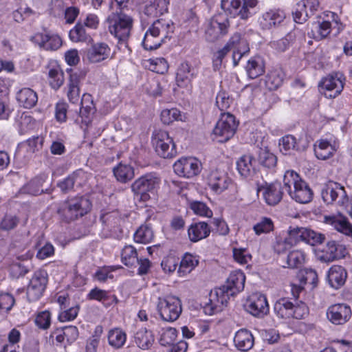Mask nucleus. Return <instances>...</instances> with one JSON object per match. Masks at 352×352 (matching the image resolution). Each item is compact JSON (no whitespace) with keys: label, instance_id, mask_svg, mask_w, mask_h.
Instances as JSON below:
<instances>
[{"label":"nucleus","instance_id":"1","mask_svg":"<svg viewBox=\"0 0 352 352\" xmlns=\"http://www.w3.org/2000/svg\"><path fill=\"white\" fill-rule=\"evenodd\" d=\"M245 276L243 272L234 271L230 273L225 285L210 294L209 302L206 303L204 310L209 315L218 310L219 304L227 303L230 296L242 291L245 286Z\"/></svg>","mask_w":352,"mask_h":352},{"label":"nucleus","instance_id":"2","mask_svg":"<svg viewBox=\"0 0 352 352\" xmlns=\"http://www.w3.org/2000/svg\"><path fill=\"white\" fill-rule=\"evenodd\" d=\"M91 207V202L87 198L78 197L64 202L58 213L63 221L69 223L83 217L90 210Z\"/></svg>","mask_w":352,"mask_h":352},{"label":"nucleus","instance_id":"3","mask_svg":"<svg viewBox=\"0 0 352 352\" xmlns=\"http://www.w3.org/2000/svg\"><path fill=\"white\" fill-rule=\"evenodd\" d=\"M109 32L118 38L119 42H126L133 26V19L126 14L112 12L107 19Z\"/></svg>","mask_w":352,"mask_h":352},{"label":"nucleus","instance_id":"4","mask_svg":"<svg viewBox=\"0 0 352 352\" xmlns=\"http://www.w3.org/2000/svg\"><path fill=\"white\" fill-rule=\"evenodd\" d=\"M160 183V179L155 173H148L134 181L131 190L137 199L146 202L155 195Z\"/></svg>","mask_w":352,"mask_h":352},{"label":"nucleus","instance_id":"5","mask_svg":"<svg viewBox=\"0 0 352 352\" xmlns=\"http://www.w3.org/2000/svg\"><path fill=\"white\" fill-rule=\"evenodd\" d=\"M287 239L290 245H294L300 241H303L314 246L322 243L325 239V236L313 230L296 226L289 227Z\"/></svg>","mask_w":352,"mask_h":352},{"label":"nucleus","instance_id":"6","mask_svg":"<svg viewBox=\"0 0 352 352\" xmlns=\"http://www.w3.org/2000/svg\"><path fill=\"white\" fill-rule=\"evenodd\" d=\"M157 307L162 320L168 322L176 320L182 311L180 299L172 295L159 297Z\"/></svg>","mask_w":352,"mask_h":352},{"label":"nucleus","instance_id":"7","mask_svg":"<svg viewBox=\"0 0 352 352\" xmlns=\"http://www.w3.org/2000/svg\"><path fill=\"white\" fill-rule=\"evenodd\" d=\"M238 122L235 117L230 113H222L213 129V134L219 142H226L236 133Z\"/></svg>","mask_w":352,"mask_h":352},{"label":"nucleus","instance_id":"8","mask_svg":"<svg viewBox=\"0 0 352 352\" xmlns=\"http://www.w3.org/2000/svg\"><path fill=\"white\" fill-rule=\"evenodd\" d=\"M152 144L157 155L163 158H173L177 154L173 140L166 131H155L152 136Z\"/></svg>","mask_w":352,"mask_h":352},{"label":"nucleus","instance_id":"9","mask_svg":"<svg viewBox=\"0 0 352 352\" xmlns=\"http://www.w3.org/2000/svg\"><path fill=\"white\" fill-rule=\"evenodd\" d=\"M258 0H221V7L234 16L247 19L252 16L250 9L256 6Z\"/></svg>","mask_w":352,"mask_h":352},{"label":"nucleus","instance_id":"10","mask_svg":"<svg viewBox=\"0 0 352 352\" xmlns=\"http://www.w3.org/2000/svg\"><path fill=\"white\" fill-rule=\"evenodd\" d=\"M321 196L323 201L327 204H332L338 199V204L343 206L349 200L344 187L332 181L329 182L322 187Z\"/></svg>","mask_w":352,"mask_h":352},{"label":"nucleus","instance_id":"11","mask_svg":"<svg viewBox=\"0 0 352 352\" xmlns=\"http://www.w3.org/2000/svg\"><path fill=\"white\" fill-rule=\"evenodd\" d=\"M48 281V275L45 270L35 272L27 289V296L30 300H38L43 294Z\"/></svg>","mask_w":352,"mask_h":352},{"label":"nucleus","instance_id":"12","mask_svg":"<svg viewBox=\"0 0 352 352\" xmlns=\"http://www.w3.org/2000/svg\"><path fill=\"white\" fill-rule=\"evenodd\" d=\"M230 21L228 19L217 17L212 19L205 31L206 41L212 43L228 33Z\"/></svg>","mask_w":352,"mask_h":352},{"label":"nucleus","instance_id":"13","mask_svg":"<svg viewBox=\"0 0 352 352\" xmlns=\"http://www.w3.org/2000/svg\"><path fill=\"white\" fill-rule=\"evenodd\" d=\"M344 75L336 72L329 74L323 78L319 82V87L329 91V94H325L328 98H336L338 96L344 88Z\"/></svg>","mask_w":352,"mask_h":352},{"label":"nucleus","instance_id":"14","mask_svg":"<svg viewBox=\"0 0 352 352\" xmlns=\"http://www.w3.org/2000/svg\"><path fill=\"white\" fill-rule=\"evenodd\" d=\"M52 180L47 174L41 173L32 178L24 187L28 194L38 195L42 193H50Z\"/></svg>","mask_w":352,"mask_h":352},{"label":"nucleus","instance_id":"15","mask_svg":"<svg viewBox=\"0 0 352 352\" xmlns=\"http://www.w3.org/2000/svg\"><path fill=\"white\" fill-rule=\"evenodd\" d=\"M201 164L195 158H182L173 165L175 173L180 177L190 178L197 175Z\"/></svg>","mask_w":352,"mask_h":352},{"label":"nucleus","instance_id":"16","mask_svg":"<svg viewBox=\"0 0 352 352\" xmlns=\"http://www.w3.org/2000/svg\"><path fill=\"white\" fill-rule=\"evenodd\" d=\"M346 254V248L342 245L335 241H330L321 251L317 253V258L322 262L330 263L344 258Z\"/></svg>","mask_w":352,"mask_h":352},{"label":"nucleus","instance_id":"17","mask_svg":"<svg viewBox=\"0 0 352 352\" xmlns=\"http://www.w3.org/2000/svg\"><path fill=\"white\" fill-rule=\"evenodd\" d=\"M245 309L252 316L263 318L269 312V306L265 296L254 294L245 305Z\"/></svg>","mask_w":352,"mask_h":352},{"label":"nucleus","instance_id":"18","mask_svg":"<svg viewBox=\"0 0 352 352\" xmlns=\"http://www.w3.org/2000/svg\"><path fill=\"white\" fill-rule=\"evenodd\" d=\"M328 320L334 324H343L346 322L351 316L349 306L345 304H336L330 306L327 311Z\"/></svg>","mask_w":352,"mask_h":352},{"label":"nucleus","instance_id":"19","mask_svg":"<svg viewBox=\"0 0 352 352\" xmlns=\"http://www.w3.org/2000/svg\"><path fill=\"white\" fill-rule=\"evenodd\" d=\"M110 54V48L104 43H96L84 52L83 59L91 63H97L106 60Z\"/></svg>","mask_w":352,"mask_h":352},{"label":"nucleus","instance_id":"20","mask_svg":"<svg viewBox=\"0 0 352 352\" xmlns=\"http://www.w3.org/2000/svg\"><path fill=\"white\" fill-rule=\"evenodd\" d=\"M231 180L225 173L218 170H212L207 176L208 186L217 194L226 190Z\"/></svg>","mask_w":352,"mask_h":352},{"label":"nucleus","instance_id":"21","mask_svg":"<svg viewBox=\"0 0 352 352\" xmlns=\"http://www.w3.org/2000/svg\"><path fill=\"white\" fill-rule=\"evenodd\" d=\"M31 40L46 50H56L62 45V40L56 34L37 33Z\"/></svg>","mask_w":352,"mask_h":352},{"label":"nucleus","instance_id":"22","mask_svg":"<svg viewBox=\"0 0 352 352\" xmlns=\"http://www.w3.org/2000/svg\"><path fill=\"white\" fill-rule=\"evenodd\" d=\"M255 160L251 155H244L236 162L239 173L245 179H252L256 174V169L254 164Z\"/></svg>","mask_w":352,"mask_h":352},{"label":"nucleus","instance_id":"23","mask_svg":"<svg viewBox=\"0 0 352 352\" xmlns=\"http://www.w3.org/2000/svg\"><path fill=\"white\" fill-rule=\"evenodd\" d=\"M85 77V72L82 71L72 72L69 75V89L67 96L69 101L72 103H76L80 100V81Z\"/></svg>","mask_w":352,"mask_h":352},{"label":"nucleus","instance_id":"24","mask_svg":"<svg viewBox=\"0 0 352 352\" xmlns=\"http://www.w3.org/2000/svg\"><path fill=\"white\" fill-rule=\"evenodd\" d=\"M289 196L300 204H307L313 199V191L303 179L291 191Z\"/></svg>","mask_w":352,"mask_h":352},{"label":"nucleus","instance_id":"25","mask_svg":"<svg viewBox=\"0 0 352 352\" xmlns=\"http://www.w3.org/2000/svg\"><path fill=\"white\" fill-rule=\"evenodd\" d=\"M212 230L209 225L204 221L194 223L188 229L189 239L192 242H197L207 238Z\"/></svg>","mask_w":352,"mask_h":352},{"label":"nucleus","instance_id":"26","mask_svg":"<svg viewBox=\"0 0 352 352\" xmlns=\"http://www.w3.org/2000/svg\"><path fill=\"white\" fill-rule=\"evenodd\" d=\"M85 176V173L82 170H77L58 182L57 186L63 192L67 193L73 190L75 184L81 186Z\"/></svg>","mask_w":352,"mask_h":352},{"label":"nucleus","instance_id":"27","mask_svg":"<svg viewBox=\"0 0 352 352\" xmlns=\"http://www.w3.org/2000/svg\"><path fill=\"white\" fill-rule=\"evenodd\" d=\"M263 188V197L267 204L276 206L283 198L282 186L279 183H274L267 185Z\"/></svg>","mask_w":352,"mask_h":352},{"label":"nucleus","instance_id":"28","mask_svg":"<svg viewBox=\"0 0 352 352\" xmlns=\"http://www.w3.org/2000/svg\"><path fill=\"white\" fill-rule=\"evenodd\" d=\"M176 337V329L170 328L162 334L160 339L162 345H170V352H186L188 349V344L186 341L180 340L175 344H171V342Z\"/></svg>","mask_w":352,"mask_h":352},{"label":"nucleus","instance_id":"29","mask_svg":"<svg viewBox=\"0 0 352 352\" xmlns=\"http://www.w3.org/2000/svg\"><path fill=\"white\" fill-rule=\"evenodd\" d=\"M91 97L89 94H84L81 100L82 107L80 109L79 113L75 119V122L78 124L88 126L92 121L93 116L95 113V107L93 102L89 104L84 106V100Z\"/></svg>","mask_w":352,"mask_h":352},{"label":"nucleus","instance_id":"30","mask_svg":"<svg viewBox=\"0 0 352 352\" xmlns=\"http://www.w3.org/2000/svg\"><path fill=\"white\" fill-rule=\"evenodd\" d=\"M346 277L347 273L343 267L333 265L328 272L327 280L331 287L338 289L344 284Z\"/></svg>","mask_w":352,"mask_h":352},{"label":"nucleus","instance_id":"31","mask_svg":"<svg viewBox=\"0 0 352 352\" xmlns=\"http://www.w3.org/2000/svg\"><path fill=\"white\" fill-rule=\"evenodd\" d=\"M331 31V23L329 21H318L311 25L308 36L316 41H321L328 36Z\"/></svg>","mask_w":352,"mask_h":352},{"label":"nucleus","instance_id":"32","mask_svg":"<svg viewBox=\"0 0 352 352\" xmlns=\"http://www.w3.org/2000/svg\"><path fill=\"white\" fill-rule=\"evenodd\" d=\"M325 222L332 226L337 231L352 236V225L346 217L341 214L325 217Z\"/></svg>","mask_w":352,"mask_h":352},{"label":"nucleus","instance_id":"33","mask_svg":"<svg viewBox=\"0 0 352 352\" xmlns=\"http://www.w3.org/2000/svg\"><path fill=\"white\" fill-rule=\"evenodd\" d=\"M234 342L239 350L248 351L254 345V337L250 331L246 329H241L236 333Z\"/></svg>","mask_w":352,"mask_h":352},{"label":"nucleus","instance_id":"34","mask_svg":"<svg viewBox=\"0 0 352 352\" xmlns=\"http://www.w3.org/2000/svg\"><path fill=\"white\" fill-rule=\"evenodd\" d=\"M195 76V69L188 62H183L179 66L176 74V81L179 87L186 86Z\"/></svg>","mask_w":352,"mask_h":352},{"label":"nucleus","instance_id":"35","mask_svg":"<svg viewBox=\"0 0 352 352\" xmlns=\"http://www.w3.org/2000/svg\"><path fill=\"white\" fill-rule=\"evenodd\" d=\"M250 78L254 79L265 73V62L262 57L254 56L250 58L245 66Z\"/></svg>","mask_w":352,"mask_h":352},{"label":"nucleus","instance_id":"36","mask_svg":"<svg viewBox=\"0 0 352 352\" xmlns=\"http://www.w3.org/2000/svg\"><path fill=\"white\" fill-rule=\"evenodd\" d=\"M17 100L24 108L30 109L36 104L38 96L33 89L23 88L18 92Z\"/></svg>","mask_w":352,"mask_h":352},{"label":"nucleus","instance_id":"37","mask_svg":"<svg viewBox=\"0 0 352 352\" xmlns=\"http://www.w3.org/2000/svg\"><path fill=\"white\" fill-rule=\"evenodd\" d=\"M113 172L116 179L121 183H126L135 176L133 167L122 162L114 167Z\"/></svg>","mask_w":352,"mask_h":352},{"label":"nucleus","instance_id":"38","mask_svg":"<svg viewBox=\"0 0 352 352\" xmlns=\"http://www.w3.org/2000/svg\"><path fill=\"white\" fill-rule=\"evenodd\" d=\"M167 11L168 2L166 0H155L145 6L144 12L148 16L158 17Z\"/></svg>","mask_w":352,"mask_h":352},{"label":"nucleus","instance_id":"39","mask_svg":"<svg viewBox=\"0 0 352 352\" xmlns=\"http://www.w3.org/2000/svg\"><path fill=\"white\" fill-rule=\"evenodd\" d=\"M292 305L287 298H280L275 302L274 311L280 318H291Z\"/></svg>","mask_w":352,"mask_h":352},{"label":"nucleus","instance_id":"40","mask_svg":"<svg viewBox=\"0 0 352 352\" xmlns=\"http://www.w3.org/2000/svg\"><path fill=\"white\" fill-rule=\"evenodd\" d=\"M134 338L137 345L144 350L149 349L154 342V337L152 332L148 331L146 329L138 330L135 334Z\"/></svg>","mask_w":352,"mask_h":352},{"label":"nucleus","instance_id":"41","mask_svg":"<svg viewBox=\"0 0 352 352\" xmlns=\"http://www.w3.org/2000/svg\"><path fill=\"white\" fill-rule=\"evenodd\" d=\"M126 335L119 328L111 329L108 333V342L114 349L122 348L126 342Z\"/></svg>","mask_w":352,"mask_h":352},{"label":"nucleus","instance_id":"42","mask_svg":"<svg viewBox=\"0 0 352 352\" xmlns=\"http://www.w3.org/2000/svg\"><path fill=\"white\" fill-rule=\"evenodd\" d=\"M305 262V254L300 250H293L289 253L285 258V265L283 267H289L292 269L300 268Z\"/></svg>","mask_w":352,"mask_h":352},{"label":"nucleus","instance_id":"43","mask_svg":"<svg viewBox=\"0 0 352 352\" xmlns=\"http://www.w3.org/2000/svg\"><path fill=\"white\" fill-rule=\"evenodd\" d=\"M335 151L332 145L327 140H320L315 146L314 153L318 159L327 160L331 157Z\"/></svg>","mask_w":352,"mask_h":352},{"label":"nucleus","instance_id":"44","mask_svg":"<svg viewBox=\"0 0 352 352\" xmlns=\"http://www.w3.org/2000/svg\"><path fill=\"white\" fill-rule=\"evenodd\" d=\"M229 45H232V50H235L245 55L250 52L249 44L246 39L241 38L239 33H235L229 39Z\"/></svg>","mask_w":352,"mask_h":352},{"label":"nucleus","instance_id":"45","mask_svg":"<svg viewBox=\"0 0 352 352\" xmlns=\"http://www.w3.org/2000/svg\"><path fill=\"white\" fill-rule=\"evenodd\" d=\"M100 220L104 226V229L111 231L118 226L120 217L116 212H111L102 214Z\"/></svg>","mask_w":352,"mask_h":352},{"label":"nucleus","instance_id":"46","mask_svg":"<svg viewBox=\"0 0 352 352\" xmlns=\"http://www.w3.org/2000/svg\"><path fill=\"white\" fill-rule=\"evenodd\" d=\"M258 160L259 164L267 168H272L276 166L277 158L268 150L261 148L258 153Z\"/></svg>","mask_w":352,"mask_h":352},{"label":"nucleus","instance_id":"47","mask_svg":"<svg viewBox=\"0 0 352 352\" xmlns=\"http://www.w3.org/2000/svg\"><path fill=\"white\" fill-rule=\"evenodd\" d=\"M153 238V231L148 226H140L134 234V241L136 243H148Z\"/></svg>","mask_w":352,"mask_h":352},{"label":"nucleus","instance_id":"48","mask_svg":"<svg viewBox=\"0 0 352 352\" xmlns=\"http://www.w3.org/2000/svg\"><path fill=\"white\" fill-rule=\"evenodd\" d=\"M302 179L300 175L294 170H287L283 177L284 187L288 194L291 193L292 187L294 188L300 183Z\"/></svg>","mask_w":352,"mask_h":352},{"label":"nucleus","instance_id":"49","mask_svg":"<svg viewBox=\"0 0 352 352\" xmlns=\"http://www.w3.org/2000/svg\"><path fill=\"white\" fill-rule=\"evenodd\" d=\"M279 147L281 152H289L291 150L301 151L305 148H300L296 142V138L292 135H287L283 137L279 141Z\"/></svg>","mask_w":352,"mask_h":352},{"label":"nucleus","instance_id":"50","mask_svg":"<svg viewBox=\"0 0 352 352\" xmlns=\"http://www.w3.org/2000/svg\"><path fill=\"white\" fill-rule=\"evenodd\" d=\"M122 261L129 267L133 266L138 261V253L132 245L125 246L122 251Z\"/></svg>","mask_w":352,"mask_h":352},{"label":"nucleus","instance_id":"51","mask_svg":"<svg viewBox=\"0 0 352 352\" xmlns=\"http://www.w3.org/2000/svg\"><path fill=\"white\" fill-rule=\"evenodd\" d=\"M69 38L74 42L87 41L91 38L86 32L85 26L78 23L69 32Z\"/></svg>","mask_w":352,"mask_h":352},{"label":"nucleus","instance_id":"52","mask_svg":"<svg viewBox=\"0 0 352 352\" xmlns=\"http://www.w3.org/2000/svg\"><path fill=\"white\" fill-rule=\"evenodd\" d=\"M199 263L196 256L186 254L182 261L179 262V272L183 273H190Z\"/></svg>","mask_w":352,"mask_h":352},{"label":"nucleus","instance_id":"53","mask_svg":"<svg viewBox=\"0 0 352 352\" xmlns=\"http://www.w3.org/2000/svg\"><path fill=\"white\" fill-rule=\"evenodd\" d=\"M19 223V218L12 214H6L0 222V230L9 231L14 229Z\"/></svg>","mask_w":352,"mask_h":352},{"label":"nucleus","instance_id":"54","mask_svg":"<svg viewBox=\"0 0 352 352\" xmlns=\"http://www.w3.org/2000/svg\"><path fill=\"white\" fill-rule=\"evenodd\" d=\"M273 221L268 217H263L261 220L256 223L253 227V230L257 235L268 233L273 230Z\"/></svg>","mask_w":352,"mask_h":352},{"label":"nucleus","instance_id":"55","mask_svg":"<svg viewBox=\"0 0 352 352\" xmlns=\"http://www.w3.org/2000/svg\"><path fill=\"white\" fill-rule=\"evenodd\" d=\"M181 117L180 111L175 108L164 109L161 113V120L165 124H170L175 120H181Z\"/></svg>","mask_w":352,"mask_h":352},{"label":"nucleus","instance_id":"56","mask_svg":"<svg viewBox=\"0 0 352 352\" xmlns=\"http://www.w3.org/2000/svg\"><path fill=\"white\" fill-rule=\"evenodd\" d=\"M263 18L266 22V25H268L269 26H275L278 24H280L285 19V15L283 13H279L276 11L270 10L265 12L263 14Z\"/></svg>","mask_w":352,"mask_h":352},{"label":"nucleus","instance_id":"57","mask_svg":"<svg viewBox=\"0 0 352 352\" xmlns=\"http://www.w3.org/2000/svg\"><path fill=\"white\" fill-rule=\"evenodd\" d=\"M50 83L52 88L57 89L63 83V74L58 69H51L49 71Z\"/></svg>","mask_w":352,"mask_h":352},{"label":"nucleus","instance_id":"58","mask_svg":"<svg viewBox=\"0 0 352 352\" xmlns=\"http://www.w3.org/2000/svg\"><path fill=\"white\" fill-rule=\"evenodd\" d=\"M192 210L199 216L212 217V210L203 202L193 201L190 204Z\"/></svg>","mask_w":352,"mask_h":352},{"label":"nucleus","instance_id":"59","mask_svg":"<svg viewBox=\"0 0 352 352\" xmlns=\"http://www.w3.org/2000/svg\"><path fill=\"white\" fill-rule=\"evenodd\" d=\"M164 41V38L159 39L145 33L144 37L142 41V46L146 50H154L160 47L162 42Z\"/></svg>","mask_w":352,"mask_h":352},{"label":"nucleus","instance_id":"60","mask_svg":"<svg viewBox=\"0 0 352 352\" xmlns=\"http://www.w3.org/2000/svg\"><path fill=\"white\" fill-rule=\"evenodd\" d=\"M15 303L12 295L8 293L0 294V311L8 312Z\"/></svg>","mask_w":352,"mask_h":352},{"label":"nucleus","instance_id":"61","mask_svg":"<svg viewBox=\"0 0 352 352\" xmlns=\"http://www.w3.org/2000/svg\"><path fill=\"white\" fill-rule=\"evenodd\" d=\"M265 82L270 89H276L282 85L283 78L276 72H272L267 75Z\"/></svg>","mask_w":352,"mask_h":352},{"label":"nucleus","instance_id":"62","mask_svg":"<svg viewBox=\"0 0 352 352\" xmlns=\"http://www.w3.org/2000/svg\"><path fill=\"white\" fill-rule=\"evenodd\" d=\"M319 6L318 0H302L298 3V6L300 7V8L307 10L309 17L318 10Z\"/></svg>","mask_w":352,"mask_h":352},{"label":"nucleus","instance_id":"63","mask_svg":"<svg viewBox=\"0 0 352 352\" xmlns=\"http://www.w3.org/2000/svg\"><path fill=\"white\" fill-rule=\"evenodd\" d=\"M35 323L40 329H48L50 325V313L47 311L40 312L35 318Z\"/></svg>","mask_w":352,"mask_h":352},{"label":"nucleus","instance_id":"64","mask_svg":"<svg viewBox=\"0 0 352 352\" xmlns=\"http://www.w3.org/2000/svg\"><path fill=\"white\" fill-rule=\"evenodd\" d=\"M179 263V258L175 256H167L164 258L161 263L163 270L166 272H174Z\"/></svg>","mask_w":352,"mask_h":352}]
</instances>
